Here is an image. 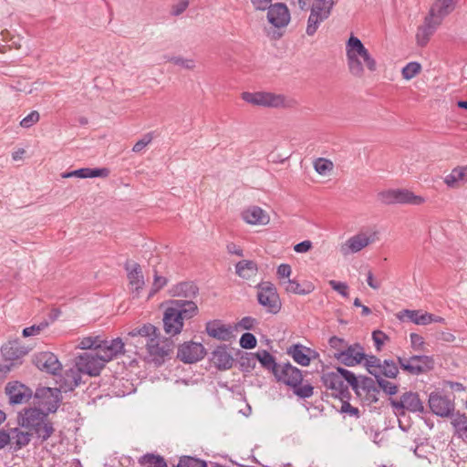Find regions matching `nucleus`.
Masks as SVG:
<instances>
[{
	"instance_id": "a19ab883",
	"label": "nucleus",
	"mask_w": 467,
	"mask_h": 467,
	"mask_svg": "<svg viewBox=\"0 0 467 467\" xmlns=\"http://www.w3.org/2000/svg\"><path fill=\"white\" fill-rule=\"evenodd\" d=\"M380 372H379V378H382V376L386 378L394 379L397 377L399 373V368L396 363L390 359H385L381 363Z\"/></svg>"
},
{
	"instance_id": "0e129e2a",
	"label": "nucleus",
	"mask_w": 467,
	"mask_h": 467,
	"mask_svg": "<svg viewBox=\"0 0 467 467\" xmlns=\"http://www.w3.org/2000/svg\"><path fill=\"white\" fill-rule=\"evenodd\" d=\"M251 3L254 9L260 11L268 10L270 6L273 5L271 4L272 0H251Z\"/></svg>"
},
{
	"instance_id": "bb28decb",
	"label": "nucleus",
	"mask_w": 467,
	"mask_h": 467,
	"mask_svg": "<svg viewBox=\"0 0 467 467\" xmlns=\"http://www.w3.org/2000/svg\"><path fill=\"white\" fill-rule=\"evenodd\" d=\"M453 8V0H435L427 16L441 24Z\"/></svg>"
},
{
	"instance_id": "5701e85b",
	"label": "nucleus",
	"mask_w": 467,
	"mask_h": 467,
	"mask_svg": "<svg viewBox=\"0 0 467 467\" xmlns=\"http://www.w3.org/2000/svg\"><path fill=\"white\" fill-rule=\"evenodd\" d=\"M431 411L441 417H448L454 410V403L446 396L431 393L429 398Z\"/></svg>"
},
{
	"instance_id": "4468645a",
	"label": "nucleus",
	"mask_w": 467,
	"mask_h": 467,
	"mask_svg": "<svg viewBox=\"0 0 467 467\" xmlns=\"http://www.w3.org/2000/svg\"><path fill=\"white\" fill-rule=\"evenodd\" d=\"M36 403L47 412H55L61 399V391L57 388L41 387L35 393Z\"/></svg>"
},
{
	"instance_id": "603ef678",
	"label": "nucleus",
	"mask_w": 467,
	"mask_h": 467,
	"mask_svg": "<svg viewBox=\"0 0 467 467\" xmlns=\"http://www.w3.org/2000/svg\"><path fill=\"white\" fill-rule=\"evenodd\" d=\"M451 424L460 431H467V417L464 414H455L451 420Z\"/></svg>"
},
{
	"instance_id": "473e14b6",
	"label": "nucleus",
	"mask_w": 467,
	"mask_h": 467,
	"mask_svg": "<svg viewBox=\"0 0 467 467\" xmlns=\"http://www.w3.org/2000/svg\"><path fill=\"white\" fill-rule=\"evenodd\" d=\"M257 272V265L252 260H242L235 265V273L243 279L249 280L254 277Z\"/></svg>"
},
{
	"instance_id": "8fccbe9b",
	"label": "nucleus",
	"mask_w": 467,
	"mask_h": 467,
	"mask_svg": "<svg viewBox=\"0 0 467 467\" xmlns=\"http://www.w3.org/2000/svg\"><path fill=\"white\" fill-rule=\"evenodd\" d=\"M294 393L303 399L310 398L313 395L314 388L310 384L306 385H296V387H293Z\"/></svg>"
},
{
	"instance_id": "9b49d317",
	"label": "nucleus",
	"mask_w": 467,
	"mask_h": 467,
	"mask_svg": "<svg viewBox=\"0 0 467 467\" xmlns=\"http://www.w3.org/2000/svg\"><path fill=\"white\" fill-rule=\"evenodd\" d=\"M379 199L385 204L401 203L421 205L425 202L422 196L416 195L409 190H388L379 193Z\"/></svg>"
},
{
	"instance_id": "de8ad7c7",
	"label": "nucleus",
	"mask_w": 467,
	"mask_h": 467,
	"mask_svg": "<svg viewBox=\"0 0 467 467\" xmlns=\"http://www.w3.org/2000/svg\"><path fill=\"white\" fill-rule=\"evenodd\" d=\"M377 382L379 386V388L387 394L394 395L398 391V387L396 384L384 379L383 378H376Z\"/></svg>"
},
{
	"instance_id": "c85d7f7f",
	"label": "nucleus",
	"mask_w": 467,
	"mask_h": 467,
	"mask_svg": "<svg viewBox=\"0 0 467 467\" xmlns=\"http://www.w3.org/2000/svg\"><path fill=\"white\" fill-rule=\"evenodd\" d=\"M398 318L400 320L408 319L416 325H428L431 322L438 321L437 317L427 312L422 313L419 310L405 309L398 314Z\"/></svg>"
},
{
	"instance_id": "2f4dec72",
	"label": "nucleus",
	"mask_w": 467,
	"mask_h": 467,
	"mask_svg": "<svg viewBox=\"0 0 467 467\" xmlns=\"http://www.w3.org/2000/svg\"><path fill=\"white\" fill-rule=\"evenodd\" d=\"M280 285L285 292L296 295H308L314 290V285L306 282L303 285L294 279H286L280 281Z\"/></svg>"
},
{
	"instance_id": "4be33fe9",
	"label": "nucleus",
	"mask_w": 467,
	"mask_h": 467,
	"mask_svg": "<svg viewBox=\"0 0 467 467\" xmlns=\"http://www.w3.org/2000/svg\"><path fill=\"white\" fill-rule=\"evenodd\" d=\"M268 22L276 28L286 26L290 22V12L282 3H276L267 10Z\"/></svg>"
},
{
	"instance_id": "0eeeda50",
	"label": "nucleus",
	"mask_w": 467,
	"mask_h": 467,
	"mask_svg": "<svg viewBox=\"0 0 467 467\" xmlns=\"http://www.w3.org/2000/svg\"><path fill=\"white\" fill-rule=\"evenodd\" d=\"M173 348V342L170 339L150 337V339H148L146 342V359L149 362H153L155 365L160 366L171 356Z\"/></svg>"
},
{
	"instance_id": "2eb2a0df",
	"label": "nucleus",
	"mask_w": 467,
	"mask_h": 467,
	"mask_svg": "<svg viewBox=\"0 0 467 467\" xmlns=\"http://www.w3.org/2000/svg\"><path fill=\"white\" fill-rule=\"evenodd\" d=\"M32 362L39 370L51 375H57L62 368L57 356L49 351L36 353L32 358Z\"/></svg>"
},
{
	"instance_id": "bf43d9fd",
	"label": "nucleus",
	"mask_w": 467,
	"mask_h": 467,
	"mask_svg": "<svg viewBox=\"0 0 467 467\" xmlns=\"http://www.w3.org/2000/svg\"><path fill=\"white\" fill-rule=\"evenodd\" d=\"M329 285L344 297H348V286L346 283L330 280Z\"/></svg>"
},
{
	"instance_id": "6e6d98bb",
	"label": "nucleus",
	"mask_w": 467,
	"mask_h": 467,
	"mask_svg": "<svg viewBox=\"0 0 467 467\" xmlns=\"http://www.w3.org/2000/svg\"><path fill=\"white\" fill-rule=\"evenodd\" d=\"M372 339L374 341L376 349L378 351H380L382 347L384 346L385 341L388 340L389 337L384 332L380 330H376L372 333Z\"/></svg>"
},
{
	"instance_id": "13d9d810",
	"label": "nucleus",
	"mask_w": 467,
	"mask_h": 467,
	"mask_svg": "<svg viewBox=\"0 0 467 467\" xmlns=\"http://www.w3.org/2000/svg\"><path fill=\"white\" fill-rule=\"evenodd\" d=\"M348 399H345L342 401V405H341V408H340V411L342 413H346V414H348L350 416H353L355 418H358L359 417V410L358 408L356 407H353L348 401Z\"/></svg>"
},
{
	"instance_id": "9d476101",
	"label": "nucleus",
	"mask_w": 467,
	"mask_h": 467,
	"mask_svg": "<svg viewBox=\"0 0 467 467\" xmlns=\"http://www.w3.org/2000/svg\"><path fill=\"white\" fill-rule=\"evenodd\" d=\"M257 299L259 304L268 313L277 314L281 309V301L275 286L270 282H262L257 286Z\"/></svg>"
},
{
	"instance_id": "39448f33",
	"label": "nucleus",
	"mask_w": 467,
	"mask_h": 467,
	"mask_svg": "<svg viewBox=\"0 0 467 467\" xmlns=\"http://www.w3.org/2000/svg\"><path fill=\"white\" fill-rule=\"evenodd\" d=\"M17 422L21 428L28 430L32 435L36 434L42 441H47L55 431L47 414L38 409L24 410L18 414Z\"/></svg>"
},
{
	"instance_id": "f8f14e48",
	"label": "nucleus",
	"mask_w": 467,
	"mask_h": 467,
	"mask_svg": "<svg viewBox=\"0 0 467 467\" xmlns=\"http://www.w3.org/2000/svg\"><path fill=\"white\" fill-rule=\"evenodd\" d=\"M400 368L410 375H420L433 368L434 360L429 356L414 355L410 358H398Z\"/></svg>"
},
{
	"instance_id": "7ed1b4c3",
	"label": "nucleus",
	"mask_w": 467,
	"mask_h": 467,
	"mask_svg": "<svg viewBox=\"0 0 467 467\" xmlns=\"http://www.w3.org/2000/svg\"><path fill=\"white\" fill-rule=\"evenodd\" d=\"M197 312V305L192 300L174 299L170 301L162 319L165 333L170 336L180 334L183 327V321L191 319Z\"/></svg>"
},
{
	"instance_id": "6e6552de",
	"label": "nucleus",
	"mask_w": 467,
	"mask_h": 467,
	"mask_svg": "<svg viewBox=\"0 0 467 467\" xmlns=\"http://www.w3.org/2000/svg\"><path fill=\"white\" fill-rule=\"evenodd\" d=\"M379 239L378 232L368 230L348 238L340 245L339 251L344 256L356 254Z\"/></svg>"
},
{
	"instance_id": "052dcab7",
	"label": "nucleus",
	"mask_w": 467,
	"mask_h": 467,
	"mask_svg": "<svg viewBox=\"0 0 467 467\" xmlns=\"http://www.w3.org/2000/svg\"><path fill=\"white\" fill-rule=\"evenodd\" d=\"M276 274L280 281L290 279L292 268L287 264H282L278 266Z\"/></svg>"
},
{
	"instance_id": "a211bd4d",
	"label": "nucleus",
	"mask_w": 467,
	"mask_h": 467,
	"mask_svg": "<svg viewBox=\"0 0 467 467\" xmlns=\"http://www.w3.org/2000/svg\"><path fill=\"white\" fill-rule=\"evenodd\" d=\"M365 358L366 353L364 348L358 343L348 344L344 352L336 354V359L348 367L360 364Z\"/></svg>"
},
{
	"instance_id": "37998d69",
	"label": "nucleus",
	"mask_w": 467,
	"mask_h": 467,
	"mask_svg": "<svg viewBox=\"0 0 467 467\" xmlns=\"http://www.w3.org/2000/svg\"><path fill=\"white\" fill-rule=\"evenodd\" d=\"M333 167V162L324 158H318L314 161L315 171L320 175H327Z\"/></svg>"
},
{
	"instance_id": "864d4df0",
	"label": "nucleus",
	"mask_w": 467,
	"mask_h": 467,
	"mask_svg": "<svg viewBox=\"0 0 467 467\" xmlns=\"http://www.w3.org/2000/svg\"><path fill=\"white\" fill-rule=\"evenodd\" d=\"M256 338L252 333H244L240 338V346L243 348L251 349L256 346Z\"/></svg>"
},
{
	"instance_id": "1a4fd4ad",
	"label": "nucleus",
	"mask_w": 467,
	"mask_h": 467,
	"mask_svg": "<svg viewBox=\"0 0 467 467\" xmlns=\"http://www.w3.org/2000/svg\"><path fill=\"white\" fill-rule=\"evenodd\" d=\"M242 99L250 104L262 107L279 108L290 106L289 101L285 96L270 92H244Z\"/></svg>"
},
{
	"instance_id": "dca6fc26",
	"label": "nucleus",
	"mask_w": 467,
	"mask_h": 467,
	"mask_svg": "<svg viewBox=\"0 0 467 467\" xmlns=\"http://www.w3.org/2000/svg\"><path fill=\"white\" fill-rule=\"evenodd\" d=\"M1 351L4 358L10 361H17L28 353L27 348L23 346L18 339L7 342L2 347ZM14 366V362L10 365H0V372H8Z\"/></svg>"
},
{
	"instance_id": "cd10ccee",
	"label": "nucleus",
	"mask_w": 467,
	"mask_h": 467,
	"mask_svg": "<svg viewBox=\"0 0 467 467\" xmlns=\"http://www.w3.org/2000/svg\"><path fill=\"white\" fill-rule=\"evenodd\" d=\"M8 432L10 437L9 444L15 451H18L28 445L32 438V432L20 426L10 429Z\"/></svg>"
},
{
	"instance_id": "393cba45",
	"label": "nucleus",
	"mask_w": 467,
	"mask_h": 467,
	"mask_svg": "<svg viewBox=\"0 0 467 467\" xmlns=\"http://www.w3.org/2000/svg\"><path fill=\"white\" fill-rule=\"evenodd\" d=\"M441 25V23L426 16L423 24L420 25L417 30V44L420 47H425Z\"/></svg>"
},
{
	"instance_id": "ea45409f",
	"label": "nucleus",
	"mask_w": 467,
	"mask_h": 467,
	"mask_svg": "<svg viewBox=\"0 0 467 467\" xmlns=\"http://www.w3.org/2000/svg\"><path fill=\"white\" fill-rule=\"evenodd\" d=\"M157 331L158 329L156 327L151 324H146L141 327L133 329L129 333V335L131 337L140 336L145 337L147 341L148 339H150V337H158Z\"/></svg>"
},
{
	"instance_id": "ddd939ff",
	"label": "nucleus",
	"mask_w": 467,
	"mask_h": 467,
	"mask_svg": "<svg viewBox=\"0 0 467 467\" xmlns=\"http://www.w3.org/2000/svg\"><path fill=\"white\" fill-rule=\"evenodd\" d=\"M390 405L399 415H404L406 410L413 413L424 411L419 394L411 391L403 393L399 400L390 399Z\"/></svg>"
},
{
	"instance_id": "680f3d73",
	"label": "nucleus",
	"mask_w": 467,
	"mask_h": 467,
	"mask_svg": "<svg viewBox=\"0 0 467 467\" xmlns=\"http://www.w3.org/2000/svg\"><path fill=\"white\" fill-rule=\"evenodd\" d=\"M188 5V0H180L178 3L172 5L171 14L174 16H178L187 9Z\"/></svg>"
},
{
	"instance_id": "423d86ee",
	"label": "nucleus",
	"mask_w": 467,
	"mask_h": 467,
	"mask_svg": "<svg viewBox=\"0 0 467 467\" xmlns=\"http://www.w3.org/2000/svg\"><path fill=\"white\" fill-rule=\"evenodd\" d=\"M301 9H310L307 20L306 34L313 36L319 25L327 19L334 6V0H298Z\"/></svg>"
},
{
	"instance_id": "4d7b16f0",
	"label": "nucleus",
	"mask_w": 467,
	"mask_h": 467,
	"mask_svg": "<svg viewBox=\"0 0 467 467\" xmlns=\"http://www.w3.org/2000/svg\"><path fill=\"white\" fill-rule=\"evenodd\" d=\"M47 327V323H40L39 325H33L23 329V336L28 337L31 336L38 335L43 329Z\"/></svg>"
},
{
	"instance_id": "412c9836",
	"label": "nucleus",
	"mask_w": 467,
	"mask_h": 467,
	"mask_svg": "<svg viewBox=\"0 0 467 467\" xmlns=\"http://www.w3.org/2000/svg\"><path fill=\"white\" fill-rule=\"evenodd\" d=\"M125 269L129 280V288L134 296H139L145 285L141 267L138 263H127Z\"/></svg>"
},
{
	"instance_id": "79ce46f5",
	"label": "nucleus",
	"mask_w": 467,
	"mask_h": 467,
	"mask_svg": "<svg viewBox=\"0 0 467 467\" xmlns=\"http://www.w3.org/2000/svg\"><path fill=\"white\" fill-rule=\"evenodd\" d=\"M364 360H366L365 366L368 373L379 378L382 361L374 355H366Z\"/></svg>"
},
{
	"instance_id": "f3484780",
	"label": "nucleus",
	"mask_w": 467,
	"mask_h": 467,
	"mask_svg": "<svg viewBox=\"0 0 467 467\" xmlns=\"http://www.w3.org/2000/svg\"><path fill=\"white\" fill-rule=\"evenodd\" d=\"M205 355V348L201 343L186 342L178 348L177 358L186 364L195 363Z\"/></svg>"
},
{
	"instance_id": "774afa93",
	"label": "nucleus",
	"mask_w": 467,
	"mask_h": 467,
	"mask_svg": "<svg viewBox=\"0 0 467 467\" xmlns=\"http://www.w3.org/2000/svg\"><path fill=\"white\" fill-rule=\"evenodd\" d=\"M228 253L236 254L238 256H244L243 249L234 243H230L226 246Z\"/></svg>"
},
{
	"instance_id": "58836bf2",
	"label": "nucleus",
	"mask_w": 467,
	"mask_h": 467,
	"mask_svg": "<svg viewBox=\"0 0 467 467\" xmlns=\"http://www.w3.org/2000/svg\"><path fill=\"white\" fill-rule=\"evenodd\" d=\"M140 464L147 467H167V463L163 457L153 453H147L140 458Z\"/></svg>"
},
{
	"instance_id": "f257e3e1",
	"label": "nucleus",
	"mask_w": 467,
	"mask_h": 467,
	"mask_svg": "<svg viewBox=\"0 0 467 467\" xmlns=\"http://www.w3.org/2000/svg\"><path fill=\"white\" fill-rule=\"evenodd\" d=\"M124 343L119 337L110 339L102 345L100 351H88L78 357L76 366L79 372L89 376H98L105 364L121 354Z\"/></svg>"
},
{
	"instance_id": "20e7f679",
	"label": "nucleus",
	"mask_w": 467,
	"mask_h": 467,
	"mask_svg": "<svg viewBox=\"0 0 467 467\" xmlns=\"http://www.w3.org/2000/svg\"><path fill=\"white\" fill-rule=\"evenodd\" d=\"M324 386L331 390V395L340 400L350 398L348 386L359 395V381L354 373L343 368H337L335 371L324 373L322 376Z\"/></svg>"
},
{
	"instance_id": "5fc2aeb1",
	"label": "nucleus",
	"mask_w": 467,
	"mask_h": 467,
	"mask_svg": "<svg viewBox=\"0 0 467 467\" xmlns=\"http://www.w3.org/2000/svg\"><path fill=\"white\" fill-rule=\"evenodd\" d=\"M152 140V133L149 132L144 134L143 137L134 144L132 151L136 153L140 152L145 147H147L151 142Z\"/></svg>"
},
{
	"instance_id": "c03bdc74",
	"label": "nucleus",
	"mask_w": 467,
	"mask_h": 467,
	"mask_svg": "<svg viewBox=\"0 0 467 467\" xmlns=\"http://www.w3.org/2000/svg\"><path fill=\"white\" fill-rule=\"evenodd\" d=\"M328 344H329L330 348L334 350L333 355H334L335 358H336V354L344 352L348 345V343L344 338H341V337H338L336 336L331 337L329 338Z\"/></svg>"
},
{
	"instance_id": "e2e57ef3",
	"label": "nucleus",
	"mask_w": 467,
	"mask_h": 467,
	"mask_svg": "<svg viewBox=\"0 0 467 467\" xmlns=\"http://www.w3.org/2000/svg\"><path fill=\"white\" fill-rule=\"evenodd\" d=\"M410 343H411V347L413 348V349L420 350V349H421V348L424 345V339L420 335L416 334V333H411L410 334Z\"/></svg>"
},
{
	"instance_id": "4c0bfd02",
	"label": "nucleus",
	"mask_w": 467,
	"mask_h": 467,
	"mask_svg": "<svg viewBox=\"0 0 467 467\" xmlns=\"http://www.w3.org/2000/svg\"><path fill=\"white\" fill-rule=\"evenodd\" d=\"M198 292V288L191 282H182L175 285L171 293L175 296L192 297Z\"/></svg>"
},
{
	"instance_id": "338daca9",
	"label": "nucleus",
	"mask_w": 467,
	"mask_h": 467,
	"mask_svg": "<svg viewBox=\"0 0 467 467\" xmlns=\"http://www.w3.org/2000/svg\"><path fill=\"white\" fill-rule=\"evenodd\" d=\"M254 324V319L250 317H244L241 319L239 322V326L242 327L244 329L250 330L253 328Z\"/></svg>"
},
{
	"instance_id": "aec40b11",
	"label": "nucleus",
	"mask_w": 467,
	"mask_h": 467,
	"mask_svg": "<svg viewBox=\"0 0 467 467\" xmlns=\"http://www.w3.org/2000/svg\"><path fill=\"white\" fill-rule=\"evenodd\" d=\"M5 394L8 396L11 404H23L30 400L33 391L26 385L14 381L6 385Z\"/></svg>"
},
{
	"instance_id": "b1692460",
	"label": "nucleus",
	"mask_w": 467,
	"mask_h": 467,
	"mask_svg": "<svg viewBox=\"0 0 467 467\" xmlns=\"http://www.w3.org/2000/svg\"><path fill=\"white\" fill-rule=\"evenodd\" d=\"M241 217L246 223L251 225H266L270 222V215L256 205L245 208L242 212Z\"/></svg>"
},
{
	"instance_id": "69168bd1",
	"label": "nucleus",
	"mask_w": 467,
	"mask_h": 467,
	"mask_svg": "<svg viewBox=\"0 0 467 467\" xmlns=\"http://www.w3.org/2000/svg\"><path fill=\"white\" fill-rule=\"evenodd\" d=\"M312 247V243L310 241H303L295 245L294 250L296 253H306L308 252Z\"/></svg>"
},
{
	"instance_id": "a18cd8bd",
	"label": "nucleus",
	"mask_w": 467,
	"mask_h": 467,
	"mask_svg": "<svg viewBox=\"0 0 467 467\" xmlns=\"http://www.w3.org/2000/svg\"><path fill=\"white\" fill-rule=\"evenodd\" d=\"M167 61L189 70H192L195 67V61L192 58H184L182 57H168Z\"/></svg>"
},
{
	"instance_id": "f704fd0d",
	"label": "nucleus",
	"mask_w": 467,
	"mask_h": 467,
	"mask_svg": "<svg viewBox=\"0 0 467 467\" xmlns=\"http://www.w3.org/2000/svg\"><path fill=\"white\" fill-rule=\"evenodd\" d=\"M253 360L257 359L265 368L275 373L280 365L275 362V358L266 350L258 351L255 354H250Z\"/></svg>"
},
{
	"instance_id": "7c9ffc66",
	"label": "nucleus",
	"mask_w": 467,
	"mask_h": 467,
	"mask_svg": "<svg viewBox=\"0 0 467 467\" xmlns=\"http://www.w3.org/2000/svg\"><path fill=\"white\" fill-rule=\"evenodd\" d=\"M212 361L221 370L229 369L234 364V358L224 346L218 347L213 352Z\"/></svg>"
},
{
	"instance_id": "6ab92c4d",
	"label": "nucleus",
	"mask_w": 467,
	"mask_h": 467,
	"mask_svg": "<svg viewBox=\"0 0 467 467\" xmlns=\"http://www.w3.org/2000/svg\"><path fill=\"white\" fill-rule=\"evenodd\" d=\"M274 375L278 381H282L292 388L301 384L303 380L301 370L290 363L280 365Z\"/></svg>"
},
{
	"instance_id": "c9c22d12",
	"label": "nucleus",
	"mask_w": 467,
	"mask_h": 467,
	"mask_svg": "<svg viewBox=\"0 0 467 467\" xmlns=\"http://www.w3.org/2000/svg\"><path fill=\"white\" fill-rule=\"evenodd\" d=\"M310 351L308 348L302 345H293L288 349V354L293 359L301 366H308L310 364V358L307 353Z\"/></svg>"
},
{
	"instance_id": "3c124183",
	"label": "nucleus",
	"mask_w": 467,
	"mask_h": 467,
	"mask_svg": "<svg viewBox=\"0 0 467 467\" xmlns=\"http://www.w3.org/2000/svg\"><path fill=\"white\" fill-rule=\"evenodd\" d=\"M40 115L38 111L33 110L20 121V126L28 129L39 121Z\"/></svg>"
},
{
	"instance_id": "09e8293b",
	"label": "nucleus",
	"mask_w": 467,
	"mask_h": 467,
	"mask_svg": "<svg viewBox=\"0 0 467 467\" xmlns=\"http://www.w3.org/2000/svg\"><path fill=\"white\" fill-rule=\"evenodd\" d=\"M167 284V278L161 275H159L157 271H154V279L152 283V287L150 292L149 297L155 295L159 290H161Z\"/></svg>"
},
{
	"instance_id": "c756f323",
	"label": "nucleus",
	"mask_w": 467,
	"mask_h": 467,
	"mask_svg": "<svg viewBox=\"0 0 467 467\" xmlns=\"http://www.w3.org/2000/svg\"><path fill=\"white\" fill-rule=\"evenodd\" d=\"M448 188L459 189L467 183V165L457 166L443 179Z\"/></svg>"
},
{
	"instance_id": "a878e982",
	"label": "nucleus",
	"mask_w": 467,
	"mask_h": 467,
	"mask_svg": "<svg viewBox=\"0 0 467 467\" xmlns=\"http://www.w3.org/2000/svg\"><path fill=\"white\" fill-rule=\"evenodd\" d=\"M206 332L210 337L222 341H230L234 337L232 327L223 324L220 320L208 322Z\"/></svg>"
},
{
	"instance_id": "e433bc0d",
	"label": "nucleus",
	"mask_w": 467,
	"mask_h": 467,
	"mask_svg": "<svg viewBox=\"0 0 467 467\" xmlns=\"http://www.w3.org/2000/svg\"><path fill=\"white\" fill-rule=\"evenodd\" d=\"M110 339H101L99 337H87L80 340L78 348L89 351H100L102 345L109 343Z\"/></svg>"
},
{
	"instance_id": "72a5a7b5",
	"label": "nucleus",
	"mask_w": 467,
	"mask_h": 467,
	"mask_svg": "<svg viewBox=\"0 0 467 467\" xmlns=\"http://www.w3.org/2000/svg\"><path fill=\"white\" fill-rule=\"evenodd\" d=\"M109 171L107 168L102 169H90L82 168L67 173L63 174L64 178L78 177V178H95V177H108Z\"/></svg>"
},
{
	"instance_id": "f03ea898",
	"label": "nucleus",
	"mask_w": 467,
	"mask_h": 467,
	"mask_svg": "<svg viewBox=\"0 0 467 467\" xmlns=\"http://www.w3.org/2000/svg\"><path fill=\"white\" fill-rule=\"evenodd\" d=\"M346 56L349 73L357 78L364 75L365 68L375 72L377 61L357 36H351L346 43Z\"/></svg>"
},
{
	"instance_id": "49530a36",
	"label": "nucleus",
	"mask_w": 467,
	"mask_h": 467,
	"mask_svg": "<svg viewBox=\"0 0 467 467\" xmlns=\"http://www.w3.org/2000/svg\"><path fill=\"white\" fill-rule=\"evenodd\" d=\"M421 67L417 62H410L407 64L402 69V77L405 79H411L420 73Z\"/></svg>"
}]
</instances>
